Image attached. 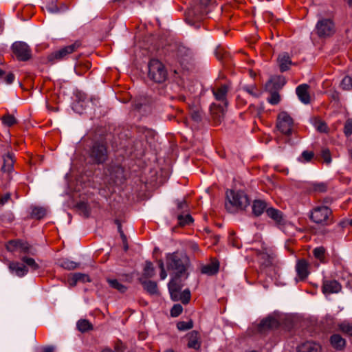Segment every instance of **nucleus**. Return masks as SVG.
Returning <instances> with one entry per match:
<instances>
[{
    "label": "nucleus",
    "instance_id": "1",
    "mask_svg": "<svg viewBox=\"0 0 352 352\" xmlns=\"http://www.w3.org/2000/svg\"><path fill=\"white\" fill-rule=\"evenodd\" d=\"M226 209L230 212H234L238 209H245L250 204L247 195L243 191L228 190L226 192Z\"/></svg>",
    "mask_w": 352,
    "mask_h": 352
},
{
    "label": "nucleus",
    "instance_id": "2",
    "mask_svg": "<svg viewBox=\"0 0 352 352\" xmlns=\"http://www.w3.org/2000/svg\"><path fill=\"white\" fill-rule=\"evenodd\" d=\"M188 258L186 256H179L177 253L168 254L166 256V266L168 270L174 272L173 278H176L179 281V278L186 270Z\"/></svg>",
    "mask_w": 352,
    "mask_h": 352
},
{
    "label": "nucleus",
    "instance_id": "3",
    "mask_svg": "<svg viewBox=\"0 0 352 352\" xmlns=\"http://www.w3.org/2000/svg\"><path fill=\"white\" fill-rule=\"evenodd\" d=\"M168 286L169 293L173 300H181L184 304H186L189 302L190 298V291L188 289H186L184 292H180L182 287L180 280L177 281L176 278H172Z\"/></svg>",
    "mask_w": 352,
    "mask_h": 352
},
{
    "label": "nucleus",
    "instance_id": "4",
    "mask_svg": "<svg viewBox=\"0 0 352 352\" xmlns=\"http://www.w3.org/2000/svg\"><path fill=\"white\" fill-rule=\"evenodd\" d=\"M167 76L166 70L158 60L153 59L148 63V77L153 81L161 83Z\"/></svg>",
    "mask_w": 352,
    "mask_h": 352
},
{
    "label": "nucleus",
    "instance_id": "5",
    "mask_svg": "<svg viewBox=\"0 0 352 352\" xmlns=\"http://www.w3.org/2000/svg\"><path fill=\"white\" fill-rule=\"evenodd\" d=\"M293 126V119L286 111H282L278 114L276 127L280 133L289 135L292 132Z\"/></svg>",
    "mask_w": 352,
    "mask_h": 352
},
{
    "label": "nucleus",
    "instance_id": "6",
    "mask_svg": "<svg viewBox=\"0 0 352 352\" xmlns=\"http://www.w3.org/2000/svg\"><path fill=\"white\" fill-rule=\"evenodd\" d=\"M316 32L319 37H328L335 32V25L330 19H321L316 25Z\"/></svg>",
    "mask_w": 352,
    "mask_h": 352
},
{
    "label": "nucleus",
    "instance_id": "7",
    "mask_svg": "<svg viewBox=\"0 0 352 352\" xmlns=\"http://www.w3.org/2000/svg\"><path fill=\"white\" fill-rule=\"evenodd\" d=\"M331 214V211L328 207L322 206L314 208L310 217L316 223L328 224Z\"/></svg>",
    "mask_w": 352,
    "mask_h": 352
},
{
    "label": "nucleus",
    "instance_id": "8",
    "mask_svg": "<svg viewBox=\"0 0 352 352\" xmlns=\"http://www.w3.org/2000/svg\"><path fill=\"white\" fill-rule=\"evenodd\" d=\"M90 157L94 163H103L107 158L105 146L102 144H95L91 150Z\"/></svg>",
    "mask_w": 352,
    "mask_h": 352
},
{
    "label": "nucleus",
    "instance_id": "9",
    "mask_svg": "<svg viewBox=\"0 0 352 352\" xmlns=\"http://www.w3.org/2000/svg\"><path fill=\"white\" fill-rule=\"evenodd\" d=\"M80 46V43L78 41H76L75 43L69 45L67 46H65L59 50H57L52 53L50 56V59H56V60H61L65 58H66L68 55L72 54L75 51H76Z\"/></svg>",
    "mask_w": 352,
    "mask_h": 352
},
{
    "label": "nucleus",
    "instance_id": "10",
    "mask_svg": "<svg viewBox=\"0 0 352 352\" xmlns=\"http://www.w3.org/2000/svg\"><path fill=\"white\" fill-rule=\"evenodd\" d=\"M13 52L20 60H27L31 57L29 46L24 42H15L12 45Z\"/></svg>",
    "mask_w": 352,
    "mask_h": 352
},
{
    "label": "nucleus",
    "instance_id": "11",
    "mask_svg": "<svg viewBox=\"0 0 352 352\" xmlns=\"http://www.w3.org/2000/svg\"><path fill=\"white\" fill-rule=\"evenodd\" d=\"M341 285L335 280H325L323 282L322 292L324 294L338 293L341 291Z\"/></svg>",
    "mask_w": 352,
    "mask_h": 352
},
{
    "label": "nucleus",
    "instance_id": "12",
    "mask_svg": "<svg viewBox=\"0 0 352 352\" xmlns=\"http://www.w3.org/2000/svg\"><path fill=\"white\" fill-rule=\"evenodd\" d=\"M309 85L307 84L300 85L296 87V92L298 99L304 104H309L311 97L309 94Z\"/></svg>",
    "mask_w": 352,
    "mask_h": 352
},
{
    "label": "nucleus",
    "instance_id": "13",
    "mask_svg": "<svg viewBox=\"0 0 352 352\" xmlns=\"http://www.w3.org/2000/svg\"><path fill=\"white\" fill-rule=\"evenodd\" d=\"M331 346L337 351H343L346 345V341L340 334L334 333L329 339Z\"/></svg>",
    "mask_w": 352,
    "mask_h": 352
},
{
    "label": "nucleus",
    "instance_id": "14",
    "mask_svg": "<svg viewBox=\"0 0 352 352\" xmlns=\"http://www.w3.org/2000/svg\"><path fill=\"white\" fill-rule=\"evenodd\" d=\"M278 63L280 70L283 72L288 70L292 65L290 56L287 52H283L278 57Z\"/></svg>",
    "mask_w": 352,
    "mask_h": 352
},
{
    "label": "nucleus",
    "instance_id": "15",
    "mask_svg": "<svg viewBox=\"0 0 352 352\" xmlns=\"http://www.w3.org/2000/svg\"><path fill=\"white\" fill-rule=\"evenodd\" d=\"M228 91V87L226 85H222L212 89V93L215 99L224 102L225 106L227 105L226 95Z\"/></svg>",
    "mask_w": 352,
    "mask_h": 352
},
{
    "label": "nucleus",
    "instance_id": "16",
    "mask_svg": "<svg viewBox=\"0 0 352 352\" xmlns=\"http://www.w3.org/2000/svg\"><path fill=\"white\" fill-rule=\"evenodd\" d=\"M188 339V346L189 348L197 350L200 348V336L198 332L192 331L187 335Z\"/></svg>",
    "mask_w": 352,
    "mask_h": 352
},
{
    "label": "nucleus",
    "instance_id": "17",
    "mask_svg": "<svg viewBox=\"0 0 352 352\" xmlns=\"http://www.w3.org/2000/svg\"><path fill=\"white\" fill-rule=\"evenodd\" d=\"M279 325V322L276 318L272 316H269L263 319L259 325L261 331H265L267 329H274Z\"/></svg>",
    "mask_w": 352,
    "mask_h": 352
},
{
    "label": "nucleus",
    "instance_id": "18",
    "mask_svg": "<svg viewBox=\"0 0 352 352\" xmlns=\"http://www.w3.org/2000/svg\"><path fill=\"white\" fill-rule=\"evenodd\" d=\"M9 269L11 272H14L16 276L20 277L25 276L28 272V269L25 265L17 262L10 263Z\"/></svg>",
    "mask_w": 352,
    "mask_h": 352
},
{
    "label": "nucleus",
    "instance_id": "19",
    "mask_svg": "<svg viewBox=\"0 0 352 352\" xmlns=\"http://www.w3.org/2000/svg\"><path fill=\"white\" fill-rule=\"evenodd\" d=\"M320 346L314 342H305L298 348V352H320Z\"/></svg>",
    "mask_w": 352,
    "mask_h": 352
},
{
    "label": "nucleus",
    "instance_id": "20",
    "mask_svg": "<svg viewBox=\"0 0 352 352\" xmlns=\"http://www.w3.org/2000/svg\"><path fill=\"white\" fill-rule=\"evenodd\" d=\"M308 266L309 264L307 261L304 259L298 261L296 269L298 276L300 279L305 278L308 276Z\"/></svg>",
    "mask_w": 352,
    "mask_h": 352
},
{
    "label": "nucleus",
    "instance_id": "21",
    "mask_svg": "<svg viewBox=\"0 0 352 352\" xmlns=\"http://www.w3.org/2000/svg\"><path fill=\"white\" fill-rule=\"evenodd\" d=\"M266 213L269 217L272 219L276 223H280L283 219L282 212L274 208L270 207L267 208Z\"/></svg>",
    "mask_w": 352,
    "mask_h": 352
},
{
    "label": "nucleus",
    "instance_id": "22",
    "mask_svg": "<svg viewBox=\"0 0 352 352\" xmlns=\"http://www.w3.org/2000/svg\"><path fill=\"white\" fill-rule=\"evenodd\" d=\"M267 208V204L261 200L254 201L252 205V211L256 216L261 215Z\"/></svg>",
    "mask_w": 352,
    "mask_h": 352
},
{
    "label": "nucleus",
    "instance_id": "23",
    "mask_svg": "<svg viewBox=\"0 0 352 352\" xmlns=\"http://www.w3.org/2000/svg\"><path fill=\"white\" fill-rule=\"evenodd\" d=\"M219 264L212 262L210 264L206 265L201 267V272L208 275H213L218 272Z\"/></svg>",
    "mask_w": 352,
    "mask_h": 352
},
{
    "label": "nucleus",
    "instance_id": "24",
    "mask_svg": "<svg viewBox=\"0 0 352 352\" xmlns=\"http://www.w3.org/2000/svg\"><path fill=\"white\" fill-rule=\"evenodd\" d=\"M338 329L344 334L352 336V322L343 321L338 324Z\"/></svg>",
    "mask_w": 352,
    "mask_h": 352
},
{
    "label": "nucleus",
    "instance_id": "25",
    "mask_svg": "<svg viewBox=\"0 0 352 352\" xmlns=\"http://www.w3.org/2000/svg\"><path fill=\"white\" fill-rule=\"evenodd\" d=\"M107 282L111 287L117 289L121 293H124L126 290V287L120 283L117 279L108 278Z\"/></svg>",
    "mask_w": 352,
    "mask_h": 352
},
{
    "label": "nucleus",
    "instance_id": "26",
    "mask_svg": "<svg viewBox=\"0 0 352 352\" xmlns=\"http://www.w3.org/2000/svg\"><path fill=\"white\" fill-rule=\"evenodd\" d=\"M144 288L151 294H157L158 293L157 285L155 282L148 280L143 283Z\"/></svg>",
    "mask_w": 352,
    "mask_h": 352
},
{
    "label": "nucleus",
    "instance_id": "27",
    "mask_svg": "<svg viewBox=\"0 0 352 352\" xmlns=\"http://www.w3.org/2000/svg\"><path fill=\"white\" fill-rule=\"evenodd\" d=\"M60 265L64 269L72 270L76 269L79 266V263L69 259H63L60 261Z\"/></svg>",
    "mask_w": 352,
    "mask_h": 352
},
{
    "label": "nucleus",
    "instance_id": "28",
    "mask_svg": "<svg viewBox=\"0 0 352 352\" xmlns=\"http://www.w3.org/2000/svg\"><path fill=\"white\" fill-rule=\"evenodd\" d=\"M177 219L180 226H186L192 222V218L188 212L177 214Z\"/></svg>",
    "mask_w": 352,
    "mask_h": 352
},
{
    "label": "nucleus",
    "instance_id": "29",
    "mask_svg": "<svg viewBox=\"0 0 352 352\" xmlns=\"http://www.w3.org/2000/svg\"><path fill=\"white\" fill-rule=\"evenodd\" d=\"M313 124L315 129L319 132L327 133L328 131V127L326 123L321 120L315 119L314 120Z\"/></svg>",
    "mask_w": 352,
    "mask_h": 352
},
{
    "label": "nucleus",
    "instance_id": "30",
    "mask_svg": "<svg viewBox=\"0 0 352 352\" xmlns=\"http://www.w3.org/2000/svg\"><path fill=\"white\" fill-rule=\"evenodd\" d=\"M176 204L177 214L188 212V206L184 199L177 200Z\"/></svg>",
    "mask_w": 352,
    "mask_h": 352
},
{
    "label": "nucleus",
    "instance_id": "31",
    "mask_svg": "<svg viewBox=\"0 0 352 352\" xmlns=\"http://www.w3.org/2000/svg\"><path fill=\"white\" fill-rule=\"evenodd\" d=\"M47 214V210L41 207H36L32 211V216L36 219L43 218Z\"/></svg>",
    "mask_w": 352,
    "mask_h": 352
},
{
    "label": "nucleus",
    "instance_id": "32",
    "mask_svg": "<svg viewBox=\"0 0 352 352\" xmlns=\"http://www.w3.org/2000/svg\"><path fill=\"white\" fill-rule=\"evenodd\" d=\"M21 260L32 270H36L39 268V265L36 263L35 260L32 258L23 256L21 258Z\"/></svg>",
    "mask_w": 352,
    "mask_h": 352
},
{
    "label": "nucleus",
    "instance_id": "33",
    "mask_svg": "<svg viewBox=\"0 0 352 352\" xmlns=\"http://www.w3.org/2000/svg\"><path fill=\"white\" fill-rule=\"evenodd\" d=\"M155 274V270L151 262L146 261L144 268V276L150 278Z\"/></svg>",
    "mask_w": 352,
    "mask_h": 352
},
{
    "label": "nucleus",
    "instance_id": "34",
    "mask_svg": "<svg viewBox=\"0 0 352 352\" xmlns=\"http://www.w3.org/2000/svg\"><path fill=\"white\" fill-rule=\"evenodd\" d=\"M13 160L12 156L8 155L6 158L4 159V164L1 169L3 172H10L12 169Z\"/></svg>",
    "mask_w": 352,
    "mask_h": 352
},
{
    "label": "nucleus",
    "instance_id": "35",
    "mask_svg": "<svg viewBox=\"0 0 352 352\" xmlns=\"http://www.w3.org/2000/svg\"><path fill=\"white\" fill-rule=\"evenodd\" d=\"M77 327L80 331L85 332L91 328V324L87 320H80L77 322Z\"/></svg>",
    "mask_w": 352,
    "mask_h": 352
},
{
    "label": "nucleus",
    "instance_id": "36",
    "mask_svg": "<svg viewBox=\"0 0 352 352\" xmlns=\"http://www.w3.org/2000/svg\"><path fill=\"white\" fill-rule=\"evenodd\" d=\"M325 250L322 247H318L314 250V255L316 258L319 260L320 262H323L324 259Z\"/></svg>",
    "mask_w": 352,
    "mask_h": 352
},
{
    "label": "nucleus",
    "instance_id": "37",
    "mask_svg": "<svg viewBox=\"0 0 352 352\" xmlns=\"http://www.w3.org/2000/svg\"><path fill=\"white\" fill-rule=\"evenodd\" d=\"M211 113L213 115H216L218 118H220L224 114L225 107H218L214 104H212L210 107Z\"/></svg>",
    "mask_w": 352,
    "mask_h": 352
},
{
    "label": "nucleus",
    "instance_id": "38",
    "mask_svg": "<svg viewBox=\"0 0 352 352\" xmlns=\"http://www.w3.org/2000/svg\"><path fill=\"white\" fill-rule=\"evenodd\" d=\"M243 90L254 97H258L261 94L259 90L254 85L245 86Z\"/></svg>",
    "mask_w": 352,
    "mask_h": 352
},
{
    "label": "nucleus",
    "instance_id": "39",
    "mask_svg": "<svg viewBox=\"0 0 352 352\" xmlns=\"http://www.w3.org/2000/svg\"><path fill=\"white\" fill-rule=\"evenodd\" d=\"M2 122L6 126H10L16 122V120L13 116L7 114L2 118Z\"/></svg>",
    "mask_w": 352,
    "mask_h": 352
},
{
    "label": "nucleus",
    "instance_id": "40",
    "mask_svg": "<svg viewBox=\"0 0 352 352\" xmlns=\"http://www.w3.org/2000/svg\"><path fill=\"white\" fill-rule=\"evenodd\" d=\"M193 326V323L191 320L185 322L181 321L177 324V329L179 331H186L191 329Z\"/></svg>",
    "mask_w": 352,
    "mask_h": 352
},
{
    "label": "nucleus",
    "instance_id": "41",
    "mask_svg": "<svg viewBox=\"0 0 352 352\" xmlns=\"http://www.w3.org/2000/svg\"><path fill=\"white\" fill-rule=\"evenodd\" d=\"M20 240L9 241L6 245V248L10 252L19 250Z\"/></svg>",
    "mask_w": 352,
    "mask_h": 352
},
{
    "label": "nucleus",
    "instance_id": "42",
    "mask_svg": "<svg viewBox=\"0 0 352 352\" xmlns=\"http://www.w3.org/2000/svg\"><path fill=\"white\" fill-rule=\"evenodd\" d=\"M340 86L345 90L352 89V78L349 76L344 77L341 82Z\"/></svg>",
    "mask_w": 352,
    "mask_h": 352
},
{
    "label": "nucleus",
    "instance_id": "43",
    "mask_svg": "<svg viewBox=\"0 0 352 352\" xmlns=\"http://www.w3.org/2000/svg\"><path fill=\"white\" fill-rule=\"evenodd\" d=\"M314 157V153L309 151L302 152L301 156L298 157V160L301 162H309Z\"/></svg>",
    "mask_w": 352,
    "mask_h": 352
},
{
    "label": "nucleus",
    "instance_id": "44",
    "mask_svg": "<svg viewBox=\"0 0 352 352\" xmlns=\"http://www.w3.org/2000/svg\"><path fill=\"white\" fill-rule=\"evenodd\" d=\"M182 311L183 307L181 305H175L170 310V315L173 317H177L182 314Z\"/></svg>",
    "mask_w": 352,
    "mask_h": 352
},
{
    "label": "nucleus",
    "instance_id": "45",
    "mask_svg": "<svg viewBox=\"0 0 352 352\" xmlns=\"http://www.w3.org/2000/svg\"><path fill=\"white\" fill-rule=\"evenodd\" d=\"M19 250L23 253H29L30 252V245L25 241L20 240Z\"/></svg>",
    "mask_w": 352,
    "mask_h": 352
},
{
    "label": "nucleus",
    "instance_id": "46",
    "mask_svg": "<svg viewBox=\"0 0 352 352\" xmlns=\"http://www.w3.org/2000/svg\"><path fill=\"white\" fill-rule=\"evenodd\" d=\"M267 101L271 104H277L280 101L279 94L276 92L272 93L271 96L267 98Z\"/></svg>",
    "mask_w": 352,
    "mask_h": 352
},
{
    "label": "nucleus",
    "instance_id": "47",
    "mask_svg": "<svg viewBox=\"0 0 352 352\" xmlns=\"http://www.w3.org/2000/svg\"><path fill=\"white\" fill-rule=\"evenodd\" d=\"M313 190L318 192H324L326 190V186L322 183L311 184Z\"/></svg>",
    "mask_w": 352,
    "mask_h": 352
},
{
    "label": "nucleus",
    "instance_id": "48",
    "mask_svg": "<svg viewBox=\"0 0 352 352\" xmlns=\"http://www.w3.org/2000/svg\"><path fill=\"white\" fill-rule=\"evenodd\" d=\"M157 263H158L159 267L161 270L160 278L162 280H164L167 277V273L165 271L164 261L162 260H159L157 261Z\"/></svg>",
    "mask_w": 352,
    "mask_h": 352
},
{
    "label": "nucleus",
    "instance_id": "49",
    "mask_svg": "<svg viewBox=\"0 0 352 352\" xmlns=\"http://www.w3.org/2000/svg\"><path fill=\"white\" fill-rule=\"evenodd\" d=\"M322 157L323 158L324 162H326L327 164H330L331 162V157L329 150L323 149L322 151Z\"/></svg>",
    "mask_w": 352,
    "mask_h": 352
},
{
    "label": "nucleus",
    "instance_id": "50",
    "mask_svg": "<svg viewBox=\"0 0 352 352\" xmlns=\"http://www.w3.org/2000/svg\"><path fill=\"white\" fill-rule=\"evenodd\" d=\"M74 278H76V280H78V281H82L84 283L90 281L89 276L87 274L82 273L74 274Z\"/></svg>",
    "mask_w": 352,
    "mask_h": 352
},
{
    "label": "nucleus",
    "instance_id": "51",
    "mask_svg": "<svg viewBox=\"0 0 352 352\" xmlns=\"http://www.w3.org/2000/svg\"><path fill=\"white\" fill-rule=\"evenodd\" d=\"M344 133L346 136L352 134V120H349L346 122L344 125Z\"/></svg>",
    "mask_w": 352,
    "mask_h": 352
},
{
    "label": "nucleus",
    "instance_id": "52",
    "mask_svg": "<svg viewBox=\"0 0 352 352\" xmlns=\"http://www.w3.org/2000/svg\"><path fill=\"white\" fill-rule=\"evenodd\" d=\"M191 117L195 121L199 122V120H201V113L198 110H193L191 112Z\"/></svg>",
    "mask_w": 352,
    "mask_h": 352
},
{
    "label": "nucleus",
    "instance_id": "53",
    "mask_svg": "<svg viewBox=\"0 0 352 352\" xmlns=\"http://www.w3.org/2000/svg\"><path fill=\"white\" fill-rule=\"evenodd\" d=\"M118 230H119L120 236L122 238V242L124 244V250H126L128 249V246H127V243H126V236L124 235V234L122 231L120 225L118 226Z\"/></svg>",
    "mask_w": 352,
    "mask_h": 352
},
{
    "label": "nucleus",
    "instance_id": "54",
    "mask_svg": "<svg viewBox=\"0 0 352 352\" xmlns=\"http://www.w3.org/2000/svg\"><path fill=\"white\" fill-rule=\"evenodd\" d=\"M11 195L10 193L5 194L0 198V206H3L10 199Z\"/></svg>",
    "mask_w": 352,
    "mask_h": 352
},
{
    "label": "nucleus",
    "instance_id": "55",
    "mask_svg": "<svg viewBox=\"0 0 352 352\" xmlns=\"http://www.w3.org/2000/svg\"><path fill=\"white\" fill-rule=\"evenodd\" d=\"M14 79V76L12 74H8L5 78V81L7 84H11L13 82Z\"/></svg>",
    "mask_w": 352,
    "mask_h": 352
},
{
    "label": "nucleus",
    "instance_id": "56",
    "mask_svg": "<svg viewBox=\"0 0 352 352\" xmlns=\"http://www.w3.org/2000/svg\"><path fill=\"white\" fill-rule=\"evenodd\" d=\"M47 10L50 13H56L59 11L58 7L56 6H50L47 7Z\"/></svg>",
    "mask_w": 352,
    "mask_h": 352
},
{
    "label": "nucleus",
    "instance_id": "57",
    "mask_svg": "<svg viewBox=\"0 0 352 352\" xmlns=\"http://www.w3.org/2000/svg\"><path fill=\"white\" fill-rule=\"evenodd\" d=\"M77 282L78 281L74 278V274L68 280V283L70 286H74Z\"/></svg>",
    "mask_w": 352,
    "mask_h": 352
},
{
    "label": "nucleus",
    "instance_id": "58",
    "mask_svg": "<svg viewBox=\"0 0 352 352\" xmlns=\"http://www.w3.org/2000/svg\"><path fill=\"white\" fill-rule=\"evenodd\" d=\"M192 15H193V12L192 11H189L188 13L187 18H186L188 23L191 25H192V20L190 18Z\"/></svg>",
    "mask_w": 352,
    "mask_h": 352
},
{
    "label": "nucleus",
    "instance_id": "59",
    "mask_svg": "<svg viewBox=\"0 0 352 352\" xmlns=\"http://www.w3.org/2000/svg\"><path fill=\"white\" fill-rule=\"evenodd\" d=\"M234 238H231L230 239V243H232V245L237 248H240V245H239L238 243H236L235 241H234Z\"/></svg>",
    "mask_w": 352,
    "mask_h": 352
},
{
    "label": "nucleus",
    "instance_id": "60",
    "mask_svg": "<svg viewBox=\"0 0 352 352\" xmlns=\"http://www.w3.org/2000/svg\"><path fill=\"white\" fill-rule=\"evenodd\" d=\"M53 351H54L53 347H47V348L44 349V351H43V352H53Z\"/></svg>",
    "mask_w": 352,
    "mask_h": 352
},
{
    "label": "nucleus",
    "instance_id": "61",
    "mask_svg": "<svg viewBox=\"0 0 352 352\" xmlns=\"http://www.w3.org/2000/svg\"><path fill=\"white\" fill-rule=\"evenodd\" d=\"M80 104V102H77V103H76V104H74V107H73V108H74V111H78V113H80V111H78V110H77L78 106H79Z\"/></svg>",
    "mask_w": 352,
    "mask_h": 352
},
{
    "label": "nucleus",
    "instance_id": "62",
    "mask_svg": "<svg viewBox=\"0 0 352 352\" xmlns=\"http://www.w3.org/2000/svg\"><path fill=\"white\" fill-rule=\"evenodd\" d=\"M102 352H119L118 351H112L111 349H104L102 351Z\"/></svg>",
    "mask_w": 352,
    "mask_h": 352
},
{
    "label": "nucleus",
    "instance_id": "63",
    "mask_svg": "<svg viewBox=\"0 0 352 352\" xmlns=\"http://www.w3.org/2000/svg\"><path fill=\"white\" fill-rule=\"evenodd\" d=\"M79 207H80V208H83V209H85V210H86V209H87V205H86V204H85V203H82V204H80V206H79Z\"/></svg>",
    "mask_w": 352,
    "mask_h": 352
},
{
    "label": "nucleus",
    "instance_id": "64",
    "mask_svg": "<svg viewBox=\"0 0 352 352\" xmlns=\"http://www.w3.org/2000/svg\"><path fill=\"white\" fill-rule=\"evenodd\" d=\"M210 1V0H201V3L204 5H207L208 3H209Z\"/></svg>",
    "mask_w": 352,
    "mask_h": 352
}]
</instances>
